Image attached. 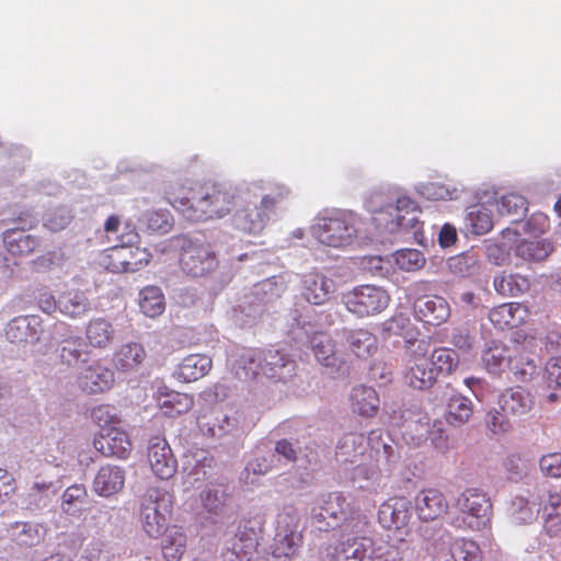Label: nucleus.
<instances>
[{
    "label": "nucleus",
    "mask_w": 561,
    "mask_h": 561,
    "mask_svg": "<svg viewBox=\"0 0 561 561\" xmlns=\"http://www.w3.org/2000/svg\"><path fill=\"white\" fill-rule=\"evenodd\" d=\"M347 311L358 318L371 317L382 312L390 302L389 294L375 285H360L342 295Z\"/></svg>",
    "instance_id": "obj_8"
},
{
    "label": "nucleus",
    "mask_w": 561,
    "mask_h": 561,
    "mask_svg": "<svg viewBox=\"0 0 561 561\" xmlns=\"http://www.w3.org/2000/svg\"><path fill=\"white\" fill-rule=\"evenodd\" d=\"M172 514V495L165 491H152L142 501L140 520L142 529L151 538L161 536Z\"/></svg>",
    "instance_id": "obj_7"
},
{
    "label": "nucleus",
    "mask_w": 561,
    "mask_h": 561,
    "mask_svg": "<svg viewBox=\"0 0 561 561\" xmlns=\"http://www.w3.org/2000/svg\"><path fill=\"white\" fill-rule=\"evenodd\" d=\"M528 210L527 199L516 193L503 195L497 202V211L502 217L511 218L512 224H518Z\"/></svg>",
    "instance_id": "obj_43"
},
{
    "label": "nucleus",
    "mask_w": 561,
    "mask_h": 561,
    "mask_svg": "<svg viewBox=\"0 0 561 561\" xmlns=\"http://www.w3.org/2000/svg\"><path fill=\"white\" fill-rule=\"evenodd\" d=\"M179 264L185 274L203 277L217 268L218 260L209 243L183 239Z\"/></svg>",
    "instance_id": "obj_10"
},
{
    "label": "nucleus",
    "mask_w": 561,
    "mask_h": 561,
    "mask_svg": "<svg viewBox=\"0 0 561 561\" xmlns=\"http://www.w3.org/2000/svg\"><path fill=\"white\" fill-rule=\"evenodd\" d=\"M328 561H369L374 560L376 548L369 537H353L328 548Z\"/></svg>",
    "instance_id": "obj_15"
},
{
    "label": "nucleus",
    "mask_w": 561,
    "mask_h": 561,
    "mask_svg": "<svg viewBox=\"0 0 561 561\" xmlns=\"http://www.w3.org/2000/svg\"><path fill=\"white\" fill-rule=\"evenodd\" d=\"M472 414L473 403L469 398L460 393L450 396L445 413L446 422L449 425L461 426L471 419Z\"/></svg>",
    "instance_id": "obj_38"
},
{
    "label": "nucleus",
    "mask_w": 561,
    "mask_h": 561,
    "mask_svg": "<svg viewBox=\"0 0 561 561\" xmlns=\"http://www.w3.org/2000/svg\"><path fill=\"white\" fill-rule=\"evenodd\" d=\"M114 382L113 370L100 363L88 366L78 378L79 388L90 394L108 391Z\"/></svg>",
    "instance_id": "obj_24"
},
{
    "label": "nucleus",
    "mask_w": 561,
    "mask_h": 561,
    "mask_svg": "<svg viewBox=\"0 0 561 561\" xmlns=\"http://www.w3.org/2000/svg\"><path fill=\"white\" fill-rule=\"evenodd\" d=\"M537 515L540 513L543 533L550 538L561 535V493L556 490H543L536 496Z\"/></svg>",
    "instance_id": "obj_14"
},
{
    "label": "nucleus",
    "mask_w": 561,
    "mask_h": 561,
    "mask_svg": "<svg viewBox=\"0 0 561 561\" xmlns=\"http://www.w3.org/2000/svg\"><path fill=\"white\" fill-rule=\"evenodd\" d=\"M385 337L401 336L404 341L405 353L410 347H415L422 339H419L420 331L411 321L410 317L403 313L394 314L382 323Z\"/></svg>",
    "instance_id": "obj_27"
},
{
    "label": "nucleus",
    "mask_w": 561,
    "mask_h": 561,
    "mask_svg": "<svg viewBox=\"0 0 561 561\" xmlns=\"http://www.w3.org/2000/svg\"><path fill=\"white\" fill-rule=\"evenodd\" d=\"M510 416L511 414L504 413L501 409H493L486 414V426L493 434L503 435L512 430Z\"/></svg>",
    "instance_id": "obj_57"
},
{
    "label": "nucleus",
    "mask_w": 561,
    "mask_h": 561,
    "mask_svg": "<svg viewBox=\"0 0 561 561\" xmlns=\"http://www.w3.org/2000/svg\"><path fill=\"white\" fill-rule=\"evenodd\" d=\"M310 348L316 359L325 367H334L337 363L336 343L327 332H316L310 337Z\"/></svg>",
    "instance_id": "obj_37"
},
{
    "label": "nucleus",
    "mask_w": 561,
    "mask_h": 561,
    "mask_svg": "<svg viewBox=\"0 0 561 561\" xmlns=\"http://www.w3.org/2000/svg\"><path fill=\"white\" fill-rule=\"evenodd\" d=\"M511 346L494 344L482 354V363L490 374L499 375L508 368Z\"/></svg>",
    "instance_id": "obj_46"
},
{
    "label": "nucleus",
    "mask_w": 561,
    "mask_h": 561,
    "mask_svg": "<svg viewBox=\"0 0 561 561\" xmlns=\"http://www.w3.org/2000/svg\"><path fill=\"white\" fill-rule=\"evenodd\" d=\"M289 194V191L283 185H276L272 191L262 196L260 204H252V197L248 203H241L231 216V225L236 230L248 234L261 233L276 206L282 203Z\"/></svg>",
    "instance_id": "obj_3"
},
{
    "label": "nucleus",
    "mask_w": 561,
    "mask_h": 561,
    "mask_svg": "<svg viewBox=\"0 0 561 561\" xmlns=\"http://www.w3.org/2000/svg\"><path fill=\"white\" fill-rule=\"evenodd\" d=\"M139 308L150 318L160 316L165 308L164 295L158 286L149 285L139 293Z\"/></svg>",
    "instance_id": "obj_44"
},
{
    "label": "nucleus",
    "mask_w": 561,
    "mask_h": 561,
    "mask_svg": "<svg viewBox=\"0 0 561 561\" xmlns=\"http://www.w3.org/2000/svg\"><path fill=\"white\" fill-rule=\"evenodd\" d=\"M92 420L101 427V430L116 426L121 423V416L117 409L111 404H100L91 411Z\"/></svg>",
    "instance_id": "obj_55"
},
{
    "label": "nucleus",
    "mask_w": 561,
    "mask_h": 561,
    "mask_svg": "<svg viewBox=\"0 0 561 561\" xmlns=\"http://www.w3.org/2000/svg\"><path fill=\"white\" fill-rule=\"evenodd\" d=\"M354 510L347 499L341 492L329 493L319 507V512L313 510V519L318 523L325 522L331 518L334 523L327 522V527H335L341 520L351 517Z\"/></svg>",
    "instance_id": "obj_22"
},
{
    "label": "nucleus",
    "mask_w": 561,
    "mask_h": 561,
    "mask_svg": "<svg viewBox=\"0 0 561 561\" xmlns=\"http://www.w3.org/2000/svg\"><path fill=\"white\" fill-rule=\"evenodd\" d=\"M508 369L523 381L530 379L537 371L534 354L520 344L512 345Z\"/></svg>",
    "instance_id": "obj_34"
},
{
    "label": "nucleus",
    "mask_w": 561,
    "mask_h": 561,
    "mask_svg": "<svg viewBox=\"0 0 561 561\" xmlns=\"http://www.w3.org/2000/svg\"><path fill=\"white\" fill-rule=\"evenodd\" d=\"M345 336L350 351L358 358L367 359L378 351L377 336L368 330H350Z\"/></svg>",
    "instance_id": "obj_35"
},
{
    "label": "nucleus",
    "mask_w": 561,
    "mask_h": 561,
    "mask_svg": "<svg viewBox=\"0 0 561 561\" xmlns=\"http://www.w3.org/2000/svg\"><path fill=\"white\" fill-rule=\"evenodd\" d=\"M211 367V357L205 354H190L178 365L174 377L183 382H193L206 376Z\"/></svg>",
    "instance_id": "obj_29"
},
{
    "label": "nucleus",
    "mask_w": 561,
    "mask_h": 561,
    "mask_svg": "<svg viewBox=\"0 0 561 561\" xmlns=\"http://www.w3.org/2000/svg\"><path fill=\"white\" fill-rule=\"evenodd\" d=\"M422 194L427 198L436 201L457 198V190L455 187H450L449 185L436 182L427 183L424 185Z\"/></svg>",
    "instance_id": "obj_59"
},
{
    "label": "nucleus",
    "mask_w": 561,
    "mask_h": 561,
    "mask_svg": "<svg viewBox=\"0 0 561 561\" xmlns=\"http://www.w3.org/2000/svg\"><path fill=\"white\" fill-rule=\"evenodd\" d=\"M83 343L80 336H68L60 341L56 348L57 356L62 365L77 366L83 354Z\"/></svg>",
    "instance_id": "obj_47"
},
{
    "label": "nucleus",
    "mask_w": 561,
    "mask_h": 561,
    "mask_svg": "<svg viewBox=\"0 0 561 561\" xmlns=\"http://www.w3.org/2000/svg\"><path fill=\"white\" fill-rule=\"evenodd\" d=\"M396 263L402 270L414 271L423 266L424 257L419 250L407 249L397 252Z\"/></svg>",
    "instance_id": "obj_58"
},
{
    "label": "nucleus",
    "mask_w": 561,
    "mask_h": 561,
    "mask_svg": "<svg viewBox=\"0 0 561 561\" xmlns=\"http://www.w3.org/2000/svg\"><path fill=\"white\" fill-rule=\"evenodd\" d=\"M94 448L104 457L126 459L133 450L128 433L118 426L100 430L93 440Z\"/></svg>",
    "instance_id": "obj_13"
},
{
    "label": "nucleus",
    "mask_w": 561,
    "mask_h": 561,
    "mask_svg": "<svg viewBox=\"0 0 561 561\" xmlns=\"http://www.w3.org/2000/svg\"><path fill=\"white\" fill-rule=\"evenodd\" d=\"M468 221L476 234H484L493 228L492 214L483 206L472 207L468 213Z\"/></svg>",
    "instance_id": "obj_54"
},
{
    "label": "nucleus",
    "mask_w": 561,
    "mask_h": 561,
    "mask_svg": "<svg viewBox=\"0 0 561 561\" xmlns=\"http://www.w3.org/2000/svg\"><path fill=\"white\" fill-rule=\"evenodd\" d=\"M299 514L293 505H285L276 517V531H299Z\"/></svg>",
    "instance_id": "obj_56"
},
{
    "label": "nucleus",
    "mask_w": 561,
    "mask_h": 561,
    "mask_svg": "<svg viewBox=\"0 0 561 561\" xmlns=\"http://www.w3.org/2000/svg\"><path fill=\"white\" fill-rule=\"evenodd\" d=\"M365 437L363 434L347 433L336 445L335 458L340 463H355L364 455Z\"/></svg>",
    "instance_id": "obj_36"
},
{
    "label": "nucleus",
    "mask_w": 561,
    "mask_h": 561,
    "mask_svg": "<svg viewBox=\"0 0 561 561\" xmlns=\"http://www.w3.org/2000/svg\"><path fill=\"white\" fill-rule=\"evenodd\" d=\"M42 331V319L38 316H21L8 323L5 336L11 343H36Z\"/></svg>",
    "instance_id": "obj_25"
},
{
    "label": "nucleus",
    "mask_w": 561,
    "mask_h": 561,
    "mask_svg": "<svg viewBox=\"0 0 561 561\" xmlns=\"http://www.w3.org/2000/svg\"><path fill=\"white\" fill-rule=\"evenodd\" d=\"M352 479L354 482L369 481L371 483H378L380 469L376 463H358L353 470Z\"/></svg>",
    "instance_id": "obj_62"
},
{
    "label": "nucleus",
    "mask_w": 561,
    "mask_h": 561,
    "mask_svg": "<svg viewBox=\"0 0 561 561\" xmlns=\"http://www.w3.org/2000/svg\"><path fill=\"white\" fill-rule=\"evenodd\" d=\"M118 244L104 250L100 255V264L112 273H135L147 266L151 253L138 247L139 234L136 228L126 224L117 236Z\"/></svg>",
    "instance_id": "obj_2"
},
{
    "label": "nucleus",
    "mask_w": 561,
    "mask_h": 561,
    "mask_svg": "<svg viewBox=\"0 0 561 561\" xmlns=\"http://www.w3.org/2000/svg\"><path fill=\"white\" fill-rule=\"evenodd\" d=\"M546 370L549 387L561 388V357L551 358Z\"/></svg>",
    "instance_id": "obj_64"
},
{
    "label": "nucleus",
    "mask_w": 561,
    "mask_h": 561,
    "mask_svg": "<svg viewBox=\"0 0 561 561\" xmlns=\"http://www.w3.org/2000/svg\"><path fill=\"white\" fill-rule=\"evenodd\" d=\"M335 282L320 272H309L301 278V296L311 305L327 304L335 293Z\"/></svg>",
    "instance_id": "obj_18"
},
{
    "label": "nucleus",
    "mask_w": 561,
    "mask_h": 561,
    "mask_svg": "<svg viewBox=\"0 0 561 561\" xmlns=\"http://www.w3.org/2000/svg\"><path fill=\"white\" fill-rule=\"evenodd\" d=\"M58 309L65 316L79 318L89 310V300L82 291L69 290L59 297Z\"/></svg>",
    "instance_id": "obj_45"
},
{
    "label": "nucleus",
    "mask_w": 561,
    "mask_h": 561,
    "mask_svg": "<svg viewBox=\"0 0 561 561\" xmlns=\"http://www.w3.org/2000/svg\"><path fill=\"white\" fill-rule=\"evenodd\" d=\"M312 236L322 244L332 248H346L357 237L356 219L352 214L335 211L319 217L311 227Z\"/></svg>",
    "instance_id": "obj_6"
},
{
    "label": "nucleus",
    "mask_w": 561,
    "mask_h": 561,
    "mask_svg": "<svg viewBox=\"0 0 561 561\" xmlns=\"http://www.w3.org/2000/svg\"><path fill=\"white\" fill-rule=\"evenodd\" d=\"M147 227L152 231L168 232L172 227V218L167 210H153L146 215Z\"/></svg>",
    "instance_id": "obj_61"
},
{
    "label": "nucleus",
    "mask_w": 561,
    "mask_h": 561,
    "mask_svg": "<svg viewBox=\"0 0 561 561\" xmlns=\"http://www.w3.org/2000/svg\"><path fill=\"white\" fill-rule=\"evenodd\" d=\"M549 227V218L542 213H536L530 216L524 224V232L534 237H538L546 232Z\"/></svg>",
    "instance_id": "obj_63"
},
{
    "label": "nucleus",
    "mask_w": 561,
    "mask_h": 561,
    "mask_svg": "<svg viewBox=\"0 0 561 561\" xmlns=\"http://www.w3.org/2000/svg\"><path fill=\"white\" fill-rule=\"evenodd\" d=\"M205 512L211 516H222L228 506L229 494L214 488H206L199 494Z\"/></svg>",
    "instance_id": "obj_49"
},
{
    "label": "nucleus",
    "mask_w": 561,
    "mask_h": 561,
    "mask_svg": "<svg viewBox=\"0 0 561 561\" xmlns=\"http://www.w3.org/2000/svg\"><path fill=\"white\" fill-rule=\"evenodd\" d=\"M257 531L247 524L239 525L230 546L222 551V557L225 561H251L257 551Z\"/></svg>",
    "instance_id": "obj_17"
},
{
    "label": "nucleus",
    "mask_w": 561,
    "mask_h": 561,
    "mask_svg": "<svg viewBox=\"0 0 561 561\" xmlns=\"http://www.w3.org/2000/svg\"><path fill=\"white\" fill-rule=\"evenodd\" d=\"M8 537L19 546L32 547L43 537L38 524L15 522L7 528Z\"/></svg>",
    "instance_id": "obj_42"
},
{
    "label": "nucleus",
    "mask_w": 561,
    "mask_h": 561,
    "mask_svg": "<svg viewBox=\"0 0 561 561\" xmlns=\"http://www.w3.org/2000/svg\"><path fill=\"white\" fill-rule=\"evenodd\" d=\"M530 316L529 309L520 302H505L493 307L489 320L499 330H510L524 324Z\"/></svg>",
    "instance_id": "obj_23"
},
{
    "label": "nucleus",
    "mask_w": 561,
    "mask_h": 561,
    "mask_svg": "<svg viewBox=\"0 0 561 561\" xmlns=\"http://www.w3.org/2000/svg\"><path fill=\"white\" fill-rule=\"evenodd\" d=\"M415 317L427 324L440 325L450 318V306L440 296H424L413 304Z\"/></svg>",
    "instance_id": "obj_21"
},
{
    "label": "nucleus",
    "mask_w": 561,
    "mask_h": 561,
    "mask_svg": "<svg viewBox=\"0 0 561 561\" xmlns=\"http://www.w3.org/2000/svg\"><path fill=\"white\" fill-rule=\"evenodd\" d=\"M510 514L517 524H529L537 518L536 497L516 496L510 506Z\"/></svg>",
    "instance_id": "obj_52"
},
{
    "label": "nucleus",
    "mask_w": 561,
    "mask_h": 561,
    "mask_svg": "<svg viewBox=\"0 0 561 561\" xmlns=\"http://www.w3.org/2000/svg\"><path fill=\"white\" fill-rule=\"evenodd\" d=\"M450 554L454 561H482L483 558L480 546L467 538L455 539L450 545Z\"/></svg>",
    "instance_id": "obj_50"
},
{
    "label": "nucleus",
    "mask_w": 561,
    "mask_h": 561,
    "mask_svg": "<svg viewBox=\"0 0 561 561\" xmlns=\"http://www.w3.org/2000/svg\"><path fill=\"white\" fill-rule=\"evenodd\" d=\"M428 362L435 377L450 375L457 367L459 357L456 351L449 347H437L430 351Z\"/></svg>",
    "instance_id": "obj_41"
},
{
    "label": "nucleus",
    "mask_w": 561,
    "mask_h": 561,
    "mask_svg": "<svg viewBox=\"0 0 561 561\" xmlns=\"http://www.w3.org/2000/svg\"><path fill=\"white\" fill-rule=\"evenodd\" d=\"M500 409L511 416H523L534 405V397L523 387H514L504 390L499 397Z\"/></svg>",
    "instance_id": "obj_28"
},
{
    "label": "nucleus",
    "mask_w": 561,
    "mask_h": 561,
    "mask_svg": "<svg viewBox=\"0 0 561 561\" xmlns=\"http://www.w3.org/2000/svg\"><path fill=\"white\" fill-rule=\"evenodd\" d=\"M541 473L548 478H561V453H549L539 460Z\"/></svg>",
    "instance_id": "obj_60"
},
{
    "label": "nucleus",
    "mask_w": 561,
    "mask_h": 561,
    "mask_svg": "<svg viewBox=\"0 0 561 561\" xmlns=\"http://www.w3.org/2000/svg\"><path fill=\"white\" fill-rule=\"evenodd\" d=\"M147 457L152 472L162 480L172 478L178 469V461L169 443L159 436L150 439Z\"/></svg>",
    "instance_id": "obj_16"
},
{
    "label": "nucleus",
    "mask_w": 561,
    "mask_h": 561,
    "mask_svg": "<svg viewBox=\"0 0 561 561\" xmlns=\"http://www.w3.org/2000/svg\"><path fill=\"white\" fill-rule=\"evenodd\" d=\"M304 542L300 531H276L270 546L272 556L279 561L295 558Z\"/></svg>",
    "instance_id": "obj_32"
},
{
    "label": "nucleus",
    "mask_w": 561,
    "mask_h": 561,
    "mask_svg": "<svg viewBox=\"0 0 561 561\" xmlns=\"http://www.w3.org/2000/svg\"><path fill=\"white\" fill-rule=\"evenodd\" d=\"M165 196L172 207L186 220L205 222L221 219L234 213L241 203H248L250 197H255V194L227 182L205 181L188 191L180 184L170 185Z\"/></svg>",
    "instance_id": "obj_1"
},
{
    "label": "nucleus",
    "mask_w": 561,
    "mask_h": 561,
    "mask_svg": "<svg viewBox=\"0 0 561 561\" xmlns=\"http://www.w3.org/2000/svg\"><path fill=\"white\" fill-rule=\"evenodd\" d=\"M430 348V340L422 339L415 347H410L405 353L407 364L403 377L405 383L412 389L428 390L437 382L428 362Z\"/></svg>",
    "instance_id": "obj_9"
},
{
    "label": "nucleus",
    "mask_w": 561,
    "mask_h": 561,
    "mask_svg": "<svg viewBox=\"0 0 561 561\" xmlns=\"http://www.w3.org/2000/svg\"><path fill=\"white\" fill-rule=\"evenodd\" d=\"M449 270L453 274L460 277H473L480 272V261L473 253H462L450 257L448 261Z\"/></svg>",
    "instance_id": "obj_51"
},
{
    "label": "nucleus",
    "mask_w": 561,
    "mask_h": 561,
    "mask_svg": "<svg viewBox=\"0 0 561 561\" xmlns=\"http://www.w3.org/2000/svg\"><path fill=\"white\" fill-rule=\"evenodd\" d=\"M493 287L495 291L502 296L516 297L523 295L530 288V280L527 276L518 273L514 274H500L493 279Z\"/></svg>",
    "instance_id": "obj_40"
},
{
    "label": "nucleus",
    "mask_w": 561,
    "mask_h": 561,
    "mask_svg": "<svg viewBox=\"0 0 561 561\" xmlns=\"http://www.w3.org/2000/svg\"><path fill=\"white\" fill-rule=\"evenodd\" d=\"M348 403L354 414L366 419L376 416L380 408L378 392L366 385H357L351 389Z\"/></svg>",
    "instance_id": "obj_26"
},
{
    "label": "nucleus",
    "mask_w": 561,
    "mask_h": 561,
    "mask_svg": "<svg viewBox=\"0 0 561 561\" xmlns=\"http://www.w3.org/2000/svg\"><path fill=\"white\" fill-rule=\"evenodd\" d=\"M247 376H264L275 382H287L296 376L297 364L288 354L275 348L251 351L243 356Z\"/></svg>",
    "instance_id": "obj_5"
},
{
    "label": "nucleus",
    "mask_w": 561,
    "mask_h": 561,
    "mask_svg": "<svg viewBox=\"0 0 561 561\" xmlns=\"http://www.w3.org/2000/svg\"><path fill=\"white\" fill-rule=\"evenodd\" d=\"M519 232L512 228H505L502 230V237L507 240V243H516L515 254L516 256L528 261L537 262L546 260L553 251V245L547 240H526L518 241Z\"/></svg>",
    "instance_id": "obj_19"
},
{
    "label": "nucleus",
    "mask_w": 561,
    "mask_h": 561,
    "mask_svg": "<svg viewBox=\"0 0 561 561\" xmlns=\"http://www.w3.org/2000/svg\"><path fill=\"white\" fill-rule=\"evenodd\" d=\"M157 401L162 412L171 417L188 412L194 405L193 396L167 387L159 390Z\"/></svg>",
    "instance_id": "obj_33"
},
{
    "label": "nucleus",
    "mask_w": 561,
    "mask_h": 561,
    "mask_svg": "<svg viewBox=\"0 0 561 561\" xmlns=\"http://www.w3.org/2000/svg\"><path fill=\"white\" fill-rule=\"evenodd\" d=\"M411 508V501L407 497H390L379 506L378 522L385 529L399 535H409V524L412 517Z\"/></svg>",
    "instance_id": "obj_11"
},
{
    "label": "nucleus",
    "mask_w": 561,
    "mask_h": 561,
    "mask_svg": "<svg viewBox=\"0 0 561 561\" xmlns=\"http://www.w3.org/2000/svg\"><path fill=\"white\" fill-rule=\"evenodd\" d=\"M415 511L423 522H433L448 512V501L436 488L421 490L414 499Z\"/></svg>",
    "instance_id": "obj_20"
},
{
    "label": "nucleus",
    "mask_w": 561,
    "mask_h": 561,
    "mask_svg": "<svg viewBox=\"0 0 561 561\" xmlns=\"http://www.w3.org/2000/svg\"><path fill=\"white\" fill-rule=\"evenodd\" d=\"M73 217L69 208L59 206L47 210L43 218V225L51 232H59L72 222Z\"/></svg>",
    "instance_id": "obj_53"
},
{
    "label": "nucleus",
    "mask_w": 561,
    "mask_h": 561,
    "mask_svg": "<svg viewBox=\"0 0 561 561\" xmlns=\"http://www.w3.org/2000/svg\"><path fill=\"white\" fill-rule=\"evenodd\" d=\"M161 549L167 561H179L186 549V536L181 529L171 528L162 540Z\"/></svg>",
    "instance_id": "obj_48"
},
{
    "label": "nucleus",
    "mask_w": 561,
    "mask_h": 561,
    "mask_svg": "<svg viewBox=\"0 0 561 561\" xmlns=\"http://www.w3.org/2000/svg\"><path fill=\"white\" fill-rule=\"evenodd\" d=\"M20 227L8 229L3 232V244L13 256H26L32 254L39 245L36 237L27 233L36 225V219L31 213L19 217Z\"/></svg>",
    "instance_id": "obj_12"
},
{
    "label": "nucleus",
    "mask_w": 561,
    "mask_h": 561,
    "mask_svg": "<svg viewBox=\"0 0 561 561\" xmlns=\"http://www.w3.org/2000/svg\"><path fill=\"white\" fill-rule=\"evenodd\" d=\"M125 483V470L119 466H102L93 481V490L101 496H111L119 492Z\"/></svg>",
    "instance_id": "obj_30"
},
{
    "label": "nucleus",
    "mask_w": 561,
    "mask_h": 561,
    "mask_svg": "<svg viewBox=\"0 0 561 561\" xmlns=\"http://www.w3.org/2000/svg\"><path fill=\"white\" fill-rule=\"evenodd\" d=\"M115 337V330L110 321L104 318H94L85 328V339L90 346L95 348L107 347Z\"/></svg>",
    "instance_id": "obj_39"
},
{
    "label": "nucleus",
    "mask_w": 561,
    "mask_h": 561,
    "mask_svg": "<svg viewBox=\"0 0 561 561\" xmlns=\"http://www.w3.org/2000/svg\"><path fill=\"white\" fill-rule=\"evenodd\" d=\"M451 525L460 530L481 531L491 526L492 503L482 491L467 489L455 501Z\"/></svg>",
    "instance_id": "obj_4"
},
{
    "label": "nucleus",
    "mask_w": 561,
    "mask_h": 561,
    "mask_svg": "<svg viewBox=\"0 0 561 561\" xmlns=\"http://www.w3.org/2000/svg\"><path fill=\"white\" fill-rule=\"evenodd\" d=\"M147 358V352L141 343L127 342L122 344L113 355L116 369L129 373L136 370Z\"/></svg>",
    "instance_id": "obj_31"
}]
</instances>
